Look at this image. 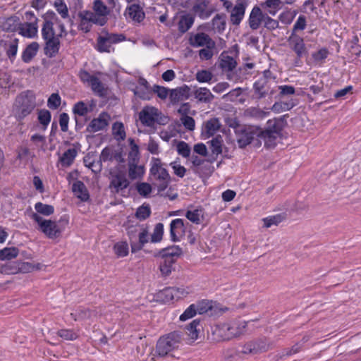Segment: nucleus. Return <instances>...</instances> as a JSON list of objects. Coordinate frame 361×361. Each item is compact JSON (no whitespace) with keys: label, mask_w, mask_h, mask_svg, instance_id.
Instances as JSON below:
<instances>
[{"label":"nucleus","mask_w":361,"mask_h":361,"mask_svg":"<svg viewBox=\"0 0 361 361\" xmlns=\"http://www.w3.org/2000/svg\"><path fill=\"white\" fill-rule=\"evenodd\" d=\"M269 115V112L264 111L259 107L251 106L244 111V116L255 120H262Z\"/></svg>","instance_id":"nucleus-32"},{"label":"nucleus","mask_w":361,"mask_h":361,"mask_svg":"<svg viewBox=\"0 0 361 361\" xmlns=\"http://www.w3.org/2000/svg\"><path fill=\"white\" fill-rule=\"evenodd\" d=\"M128 142L130 151L128 153V163L138 162L140 159L139 147L133 138H129Z\"/></svg>","instance_id":"nucleus-42"},{"label":"nucleus","mask_w":361,"mask_h":361,"mask_svg":"<svg viewBox=\"0 0 361 361\" xmlns=\"http://www.w3.org/2000/svg\"><path fill=\"white\" fill-rule=\"evenodd\" d=\"M19 250L16 247H4L0 250V260H11L17 257Z\"/></svg>","instance_id":"nucleus-43"},{"label":"nucleus","mask_w":361,"mask_h":361,"mask_svg":"<svg viewBox=\"0 0 361 361\" xmlns=\"http://www.w3.org/2000/svg\"><path fill=\"white\" fill-rule=\"evenodd\" d=\"M89 109L86 104L82 101L78 102L73 105V113L75 116H84L87 115Z\"/></svg>","instance_id":"nucleus-58"},{"label":"nucleus","mask_w":361,"mask_h":361,"mask_svg":"<svg viewBox=\"0 0 361 361\" xmlns=\"http://www.w3.org/2000/svg\"><path fill=\"white\" fill-rule=\"evenodd\" d=\"M111 180L109 188L113 193H122L130 185V181L125 172L119 171L110 173Z\"/></svg>","instance_id":"nucleus-8"},{"label":"nucleus","mask_w":361,"mask_h":361,"mask_svg":"<svg viewBox=\"0 0 361 361\" xmlns=\"http://www.w3.org/2000/svg\"><path fill=\"white\" fill-rule=\"evenodd\" d=\"M247 6L246 0H237L235 6L231 13L230 20L232 24L238 25L242 21Z\"/></svg>","instance_id":"nucleus-16"},{"label":"nucleus","mask_w":361,"mask_h":361,"mask_svg":"<svg viewBox=\"0 0 361 361\" xmlns=\"http://www.w3.org/2000/svg\"><path fill=\"white\" fill-rule=\"evenodd\" d=\"M42 37L44 40H47V39L49 38L56 37L52 23L44 22L42 27Z\"/></svg>","instance_id":"nucleus-46"},{"label":"nucleus","mask_w":361,"mask_h":361,"mask_svg":"<svg viewBox=\"0 0 361 361\" xmlns=\"http://www.w3.org/2000/svg\"><path fill=\"white\" fill-rule=\"evenodd\" d=\"M57 335L66 341H74L78 338V335L72 329H61L57 331Z\"/></svg>","instance_id":"nucleus-63"},{"label":"nucleus","mask_w":361,"mask_h":361,"mask_svg":"<svg viewBox=\"0 0 361 361\" xmlns=\"http://www.w3.org/2000/svg\"><path fill=\"white\" fill-rule=\"evenodd\" d=\"M211 150L213 154L216 155L222 152L223 139L220 135H216L210 142Z\"/></svg>","instance_id":"nucleus-53"},{"label":"nucleus","mask_w":361,"mask_h":361,"mask_svg":"<svg viewBox=\"0 0 361 361\" xmlns=\"http://www.w3.org/2000/svg\"><path fill=\"white\" fill-rule=\"evenodd\" d=\"M35 209L37 211V214L38 213L44 216L51 215L54 212V208L52 205L43 204L40 202L35 204Z\"/></svg>","instance_id":"nucleus-48"},{"label":"nucleus","mask_w":361,"mask_h":361,"mask_svg":"<svg viewBox=\"0 0 361 361\" xmlns=\"http://www.w3.org/2000/svg\"><path fill=\"white\" fill-rule=\"evenodd\" d=\"M200 320L194 319L189 325L185 327V334L188 336V339L190 342H194L198 338V334L200 332Z\"/></svg>","instance_id":"nucleus-29"},{"label":"nucleus","mask_w":361,"mask_h":361,"mask_svg":"<svg viewBox=\"0 0 361 361\" xmlns=\"http://www.w3.org/2000/svg\"><path fill=\"white\" fill-rule=\"evenodd\" d=\"M186 218L194 224H200V217L203 216V211L201 209L188 210L185 214Z\"/></svg>","instance_id":"nucleus-50"},{"label":"nucleus","mask_w":361,"mask_h":361,"mask_svg":"<svg viewBox=\"0 0 361 361\" xmlns=\"http://www.w3.org/2000/svg\"><path fill=\"white\" fill-rule=\"evenodd\" d=\"M237 66L233 57L222 53L220 56L219 66L224 71H232Z\"/></svg>","instance_id":"nucleus-33"},{"label":"nucleus","mask_w":361,"mask_h":361,"mask_svg":"<svg viewBox=\"0 0 361 361\" xmlns=\"http://www.w3.org/2000/svg\"><path fill=\"white\" fill-rule=\"evenodd\" d=\"M60 49L59 36L44 40V54L48 58L55 57Z\"/></svg>","instance_id":"nucleus-19"},{"label":"nucleus","mask_w":361,"mask_h":361,"mask_svg":"<svg viewBox=\"0 0 361 361\" xmlns=\"http://www.w3.org/2000/svg\"><path fill=\"white\" fill-rule=\"evenodd\" d=\"M267 348V345L264 341H255L248 342L242 346L239 353L245 355H255L266 351Z\"/></svg>","instance_id":"nucleus-15"},{"label":"nucleus","mask_w":361,"mask_h":361,"mask_svg":"<svg viewBox=\"0 0 361 361\" xmlns=\"http://www.w3.org/2000/svg\"><path fill=\"white\" fill-rule=\"evenodd\" d=\"M161 262L159 264V269L161 272V274L167 276H169L172 271V266L175 262V260H172L167 257H161Z\"/></svg>","instance_id":"nucleus-44"},{"label":"nucleus","mask_w":361,"mask_h":361,"mask_svg":"<svg viewBox=\"0 0 361 361\" xmlns=\"http://www.w3.org/2000/svg\"><path fill=\"white\" fill-rule=\"evenodd\" d=\"M246 326L247 322L245 321H233L225 327L228 331V336L233 337L242 334Z\"/></svg>","instance_id":"nucleus-25"},{"label":"nucleus","mask_w":361,"mask_h":361,"mask_svg":"<svg viewBox=\"0 0 361 361\" xmlns=\"http://www.w3.org/2000/svg\"><path fill=\"white\" fill-rule=\"evenodd\" d=\"M128 245L126 242H118L114 246L115 254L118 257H123L128 254Z\"/></svg>","instance_id":"nucleus-55"},{"label":"nucleus","mask_w":361,"mask_h":361,"mask_svg":"<svg viewBox=\"0 0 361 361\" xmlns=\"http://www.w3.org/2000/svg\"><path fill=\"white\" fill-rule=\"evenodd\" d=\"M195 97L201 102H210L214 98L210 90L206 87H200L195 92Z\"/></svg>","instance_id":"nucleus-39"},{"label":"nucleus","mask_w":361,"mask_h":361,"mask_svg":"<svg viewBox=\"0 0 361 361\" xmlns=\"http://www.w3.org/2000/svg\"><path fill=\"white\" fill-rule=\"evenodd\" d=\"M190 87L185 85L171 90L169 98L173 104L178 103L180 101L188 99L190 97Z\"/></svg>","instance_id":"nucleus-21"},{"label":"nucleus","mask_w":361,"mask_h":361,"mask_svg":"<svg viewBox=\"0 0 361 361\" xmlns=\"http://www.w3.org/2000/svg\"><path fill=\"white\" fill-rule=\"evenodd\" d=\"M31 218L37 223L38 229L49 239L59 238L65 226L68 224V219L66 216L62 217L59 222L51 219H44L37 213H32Z\"/></svg>","instance_id":"nucleus-2"},{"label":"nucleus","mask_w":361,"mask_h":361,"mask_svg":"<svg viewBox=\"0 0 361 361\" xmlns=\"http://www.w3.org/2000/svg\"><path fill=\"white\" fill-rule=\"evenodd\" d=\"M89 85L91 87L92 90L98 96L104 97L106 95V90L97 77H95Z\"/></svg>","instance_id":"nucleus-45"},{"label":"nucleus","mask_w":361,"mask_h":361,"mask_svg":"<svg viewBox=\"0 0 361 361\" xmlns=\"http://www.w3.org/2000/svg\"><path fill=\"white\" fill-rule=\"evenodd\" d=\"M77 150L75 148H70L67 149L59 159V161L62 166L69 167L71 166L77 156Z\"/></svg>","instance_id":"nucleus-35"},{"label":"nucleus","mask_w":361,"mask_h":361,"mask_svg":"<svg viewBox=\"0 0 361 361\" xmlns=\"http://www.w3.org/2000/svg\"><path fill=\"white\" fill-rule=\"evenodd\" d=\"M51 115L47 109H40L38 111L39 122L46 128L51 121Z\"/></svg>","instance_id":"nucleus-62"},{"label":"nucleus","mask_w":361,"mask_h":361,"mask_svg":"<svg viewBox=\"0 0 361 361\" xmlns=\"http://www.w3.org/2000/svg\"><path fill=\"white\" fill-rule=\"evenodd\" d=\"M221 123L219 118H213L206 121L202 128V135L204 138H209L219 130Z\"/></svg>","instance_id":"nucleus-22"},{"label":"nucleus","mask_w":361,"mask_h":361,"mask_svg":"<svg viewBox=\"0 0 361 361\" xmlns=\"http://www.w3.org/2000/svg\"><path fill=\"white\" fill-rule=\"evenodd\" d=\"M109 115L106 112H102L96 118H93L88 124L86 131L96 133L104 130L109 125Z\"/></svg>","instance_id":"nucleus-14"},{"label":"nucleus","mask_w":361,"mask_h":361,"mask_svg":"<svg viewBox=\"0 0 361 361\" xmlns=\"http://www.w3.org/2000/svg\"><path fill=\"white\" fill-rule=\"evenodd\" d=\"M164 235V224L158 223L155 225L152 234L150 237V242L157 243L161 241Z\"/></svg>","instance_id":"nucleus-47"},{"label":"nucleus","mask_w":361,"mask_h":361,"mask_svg":"<svg viewBox=\"0 0 361 361\" xmlns=\"http://www.w3.org/2000/svg\"><path fill=\"white\" fill-rule=\"evenodd\" d=\"M18 18L11 16L0 22V27L4 31L14 32L17 29Z\"/></svg>","instance_id":"nucleus-37"},{"label":"nucleus","mask_w":361,"mask_h":361,"mask_svg":"<svg viewBox=\"0 0 361 361\" xmlns=\"http://www.w3.org/2000/svg\"><path fill=\"white\" fill-rule=\"evenodd\" d=\"M61 103V98L58 93H53L47 100V106L51 109H58Z\"/></svg>","instance_id":"nucleus-64"},{"label":"nucleus","mask_w":361,"mask_h":361,"mask_svg":"<svg viewBox=\"0 0 361 361\" xmlns=\"http://www.w3.org/2000/svg\"><path fill=\"white\" fill-rule=\"evenodd\" d=\"M39 44L37 42H32L28 44L22 54V60L25 63H29L37 55L39 49Z\"/></svg>","instance_id":"nucleus-30"},{"label":"nucleus","mask_w":361,"mask_h":361,"mask_svg":"<svg viewBox=\"0 0 361 361\" xmlns=\"http://www.w3.org/2000/svg\"><path fill=\"white\" fill-rule=\"evenodd\" d=\"M149 240L148 230L146 228H142L141 231L138 233V239L136 238L134 242H132L131 252L135 253L141 250Z\"/></svg>","instance_id":"nucleus-24"},{"label":"nucleus","mask_w":361,"mask_h":361,"mask_svg":"<svg viewBox=\"0 0 361 361\" xmlns=\"http://www.w3.org/2000/svg\"><path fill=\"white\" fill-rule=\"evenodd\" d=\"M113 133L118 140H123L126 137L124 126L121 122H116L112 126Z\"/></svg>","instance_id":"nucleus-56"},{"label":"nucleus","mask_w":361,"mask_h":361,"mask_svg":"<svg viewBox=\"0 0 361 361\" xmlns=\"http://www.w3.org/2000/svg\"><path fill=\"white\" fill-rule=\"evenodd\" d=\"M92 312L88 308L79 307L75 310V313H71V315L74 317L75 320L78 319H85L91 317Z\"/></svg>","instance_id":"nucleus-61"},{"label":"nucleus","mask_w":361,"mask_h":361,"mask_svg":"<svg viewBox=\"0 0 361 361\" xmlns=\"http://www.w3.org/2000/svg\"><path fill=\"white\" fill-rule=\"evenodd\" d=\"M100 36L104 38L102 39V42L107 40L111 44H117L126 39V36L123 34L110 33L106 31H102Z\"/></svg>","instance_id":"nucleus-40"},{"label":"nucleus","mask_w":361,"mask_h":361,"mask_svg":"<svg viewBox=\"0 0 361 361\" xmlns=\"http://www.w3.org/2000/svg\"><path fill=\"white\" fill-rule=\"evenodd\" d=\"M297 102L291 99L288 102H275L271 108V110L275 113H281L282 111H289L293 109Z\"/></svg>","instance_id":"nucleus-36"},{"label":"nucleus","mask_w":361,"mask_h":361,"mask_svg":"<svg viewBox=\"0 0 361 361\" xmlns=\"http://www.w3.org/2000/svg\"><path fill=\"white\" fill-rule=\"evenodd\" d=\"M269 8V13L274 16L276 12L283 6L281 0H267L262 6Z\"/></svg>","instance_id":"nucleus-54"},{"label":"nucleus","mask_w":361,"mask_h":361,"mask_svg":"<svg viewBox=\"0 0 361 361\" xmlns=\"http://www.w3.org/2000/svg\"><path fill=\"white\" fill-rule=\"evenodd\" d=\"M118 0H94L93 2V11L94 14L97 17H101L105 20V24L107 23V16L116 8L117 11H119L120 8H116V4Z\"/></svg>","instance_id":"nucleus-7"},{"label":"nucleus","mask_w":361,"mask_h":361,"mask_svg":"<svg viewBox=\"0 0 361 361\" xmlns=\"http://www.w3.org/2000/svg\"><path fill=\"white\" fill-rule=\"evenodd\" d=\"M39 264H32L30 262H18L14 267L6 264L1 267V271L6 274H16L18 272L29 273L34 269H39Z\"/></svg>","instance_id":"nucleus-13"},{"label":"nucleus","mask_w":361,"mask_h":361,"mask_svg":"<svg viewBox=\"0 0 361 361\" xmlns=\"http://www.w3.org/2000/svg\"><path fill=\"white\" fill-rule=\"evenodd\" d=\"M16 103L19 104L16 114L18 120H22L28 116L35 107V97L27 93L20 94L16 99Z\"/></svg>","instance_id":"nucleus-6"},{"label":"nucleus","mask_w":361,"mask_h":361,"mask_svg":"<svg viewBox=\"0 0 361 361\" xmlns=\"http://www.w3.org/2000/svg\"><path fill=\"white\" fill-rule=\"evenodd\" d=\"M183 340V334L174 331L159 338L156 345V354L159 357H165L171 351L179 348Z\"/></svg>","instance_id":"nucleus-3"},{"label":"nucleus","mask_w":361,"mask_h":361,"mask_svg":"<svg viewBox=\"0 0 361 361\" xmlns=\"http://www.w3.org/2000/svg\"><path fill=\"white\" fill-rule=\"evenodd\" d=\"M285 123V116H283L268 120L264 129L257 126H238L235 129L237 143L240 148H244L250 145L255 137H257L264 141L265 147L274 148L277 140L281 137Z\"/></svg>","instance_id":"nucleus-1"},{"label":"nucleus","mask_w":361,"mask_h":361,"mask_svg":"<svg viewBox=\"0 0 361 361\" xmlns=\"http://www.w3.org/2000/svg\"><path fill=\"white\" fill-rule=\"evenodd\" d=\"M307 26L306 17L303 15L298 16L297 20L293 25L290 34H298L299 31L304 30Z\"/></svg>","instance_id":"nucleus-59"},{"label":"nucleus","mask_w":361,"mask_h":361,"mask_svg":"<svg viewBox=\"0 0 361 361\" xmlns=\"http://www.w3.org/2000/svg\"><path fill=\"white\" fill-rule=\"evenodd\" d=\"M182 254L181 248L178 245L169 246L160 250L157 253L154 254L155 257H167L172 260H175V257H178Z\"/></svg>","instance_id":"nucleus-27"},{"label":"nucleus","mask_w":361,"mask_h":361,"mask_svg":"<svg viewBox=\"0 0 361 361\" xmlns=\"http://www.w3.org/2000/svg\"><path fill=\"white\" fill-rule=\"evenodd\" d=\"M128 13L130 18L137 23L141 22L145 16L140 6L135 4L130 5L128 8Z\"/></svg>","instance_id":"nucleus-34"},{"label":"nucleus","mask_w":361,"mask_h":361,"mask_svg":"<svg viewBox=\"0 0 361 361\" xmlns=\"http://www.w3.org/2000/svg\"><path fill=\"white\" fill-rule=\"evenodd\" d=\"M144 167L138 166L137 162L128 163V176L131 180H135L144 174Z\"/></svg>","instance_id":"nucleus-38"},{"label":"nucleus","mask_w":361,"mask_h":361,"mask_svg":"<svg viewBox=\"0 0 361 361\" xmlns=\"http://www.w3.org/2000/svg\"><path fill=\"white\" fill-rule=\"evenodd\" d=\"M193 305L195 306L197 314H199L207 313L212 308V302L208 300H202Z\"/></svg>","instance_id":"nucleus-60"},{"label":"nucleus","mask_w":361,"mask_h":361,"mask_svg":"<svg viewBox=\"0 0 361 361\" xmlns=\"http://www.w3.org/2000/svg\"><path fill=\"white\" fill-rule=\"evenodd\" d=\"M72 190L78 198L82 201H87L89 199V193L83 182L77 180L72 185Z\"/></svg>","instance_id":"nucleus-31"},{"label":"nucleus","mask_w":361,"mask_h":361,"mask_svg":"<svg viewBox=\"0 0 361 361\" xmlns=\"http://www.w3.org/2000/svg\"><path fill=\"white\" fill-rule=\"evenodd\" d=\"M209 0H194L192 11L202 20L209 18L214 12V9L209 6Z\"/></svg>","instance_id":"nucleus-11"},{"label":"nucleus","mask_w":361,"mask_h":361,"mask_svg":"<svg viewBox=\"0 0 361 361\" xmlns=\"http://www.w3.org/2000/svg\"><path fill=\"white\" fill-rule=\"evenodd\" d=\"M285 219V216L283 214H279L274 216H269L267 218H264V226L266 228H269L271 226H276L281 223Z\"/></svg>","instance_id":"nucleus-49"},{"label":"nucleus","mask_w":361,"mask_h":361,"mask_svg":"<svg viewBox=\"0 0 361 361\" xmlns=\"http://www.w3.org/2000/svg\"><path fill=\"white\" fill-rule=\"evenodd\" d=\"M159 158L152 157L151 160L150 174L157 180H171L170 175Z\"/></svg>","instance_id":"nucleus-10"},{"label":"nucleus","mask_w":361,"mask_h":361,"mask_svg":"<svg viewBox=\"0 0 361 361\" xmlns=\"http://www.w3.org/2000/svg\"><path fill=\"white\" fill-rule=\"evenodd\" d=\"M212 24L218 32H222L226 27V15L216 14L212 19Z\"/></svg>","instance_id":"nucleus-52"},{"label":"nucleus","mask_w":361,"mask_h":361,"mask_svg":"<svg viewBox=\"0 0 361 361\" xmlns=\"http://www.w3.org/2000/svg\"><path fill=\"white\" fill-rule=\"evenodd\" d=\"M265 14H264L260 8L255 6L249 16V25L252 30H257L260 26L262 22H264Z\"/></svg>","instance_id":"nucleus-23"},{"label":"nucleus","mask_w":361,"mask_h":361,"mask_svg":"<svg viewBox=\"0 0 361 361\" xmlns=\"http://www.w3.org/2000/svg\"><path fill=\"white\" fill-rule=\"evenodd\" d=\"M255 98L261 99L267 96L269 90L268 83L265 79H258L253 85Z\"/></svg>","instance_id":"nucleus-26"},{"label":"nucleus","mask_w":361,"mask_h":361,"mask_svg":"<svg viewBox=\"0 0 361 361\" xmlns=\"http://www.w3.org/2000/svg\"><path fill=\"white\" fill-rule=\"evenodd\" d=\"M287 42L289 48L296 54L297 60H300L308 54L304 39L299 34H290L287 38Z\"/></svg>","instance_id":"nucleus-9"},{"label":"nucleus","mask_w":361,"mask_h":361,"mask_svg":"<svg viewBox=\"0 0 361 361\" xmlns=\"http://www.w3.org/2000/svg\"><path fill=\"white\" fill-rule=\"evenodd\" d=\"M195 18L191 15L183 16L178 23V30L180 32L184 33L187 32L193 25Z\"/></svg>","instance_id":"nucleus-41"},{"label":"nucleus","mask_w":361,"mask_h":361,"mask_svg":"<svg viewBox=\"0 0 361 361\" xmlns=\"http://www.w3.org/2000/svg\"><path fill=\"white\" fill-rule=\"evenodd\" d=\"M38 19L35 18V20L30 23H20L18 27L19 34L27 38H34L37 35Z\"/></svg>","instance_id":"nucleus-20"},{"label":"nucleus","mask_w":361,"mask_h":361,"mask_svg":"<svg viewBox=\"0 0 361 361\" xmlns=\"http://www.w3.org/2000/svg\"><path fill=\"white\" fill-rule=\"evenodd\" d=\"M79 18L78 30L85 33L91 30L92 24L100 26L105 25V20L102 18L97 17L93 12L87 10L81 11L78 14Z\"/></svg>","instance_id":"nucleus-5"},{"label":"nucleus","mask_w":361,"mask_h":361,"mask_svg":"<svg viewBox=\"0 0 361 361\" xmlns=\"http://www.w3.org/2000/svg\"><path fill=\"white\" fill-rule=\"evenodd\" d=\"M189 43L192 47H205L209 49H214L215 42L206 33L197 32L189 39Z\"/></svg>","instance_id":"nucleus-12"},{"label":"nucleus","mask_w":361,"mask_h":361,"mask_svg":"<svg viewBox=\"0 0 361 361\" xmlns=\"http://www.w3.org/2000/svg\"><path fill=\"white\" fill-rule=\"evenodd\" d=\"M329 54V50L326 48L324 47L317 51L313 52L312 54V57L314 62L321 65L324 62L325 59L328 57Z\"/></svg>","instance_id":"nucleus-51"},{"label":"nucleus","mask_w":361,"mask_h":361,"mask_svg":"<svg viewBox=\"0 0 361 361\" xmlns=\"http://www.w3.org/2000/svg\"><path fill=\"white\" fill-rule=\"evenodd\" d=\"M185 233L184 221L182 219H176L170 224V237L173 242H178Z\"/></svg>","instance_id":"nucleus-17"},{"label":"nucleus","mask_w":361,"mask_h":361,"mask_svg":"<svg viewBox=\"0 0 361 361\" xmlns=\"http://www.w3.org/2000/svg\"><path fill=\"white\" fill-rule=\"evenodd\" d=\"M139 119L144 126L154 127L155 124L166 125L169 118L154 106H145L139 113Z\"/></svg>","instance_id":"nucleus-4"},{"label":"nucleus","mask_w":361,"mask_h":361,"mask_svg":"<svg viewBox=\"0 0 361 361\" xmlns=\"http://www.w3.org/2000/svg\"><path fill=\"white\" fill-rule=\"evenodd\" d=\"M102 39H104L103 37L100 35L97 39V50L99 52H107L110 53L114 51L112 48V44L107 42V40H104L102 42Z\"/></svg>","instance_id":"nucleus-57"},{"label":"nucleus","mask_w":361,"mask_h":361,"mask_svg":"<svg viewBox=\"0 0 361 361\" xmlns=\"http://www.w3.org/2000/svg\"><path fill=\"white\" fill-rule=\"evenodd\" d=\"M18 39L7 37L0 39V47L3 48L11 61H13L18 51Z\"/></svg>","instance_id":"nucleus-18"},{"label":"nucleus","mask_w":361,"mask_h":361,"mask_svg":"<svg viewBox=\"0 0 361 361\" xmlns=\"http://www.w3.org/2000/svg\"><path fill=\"white\" fill-rule=\"evenodd\" d=\"M184 291L180 288L176 287H169L164 288L160 293V297H164L163 300L165 302H169L175 299V298H180L183 295Z\"/></svg>","instance_id":"nucleus-28"}]
</instances>
